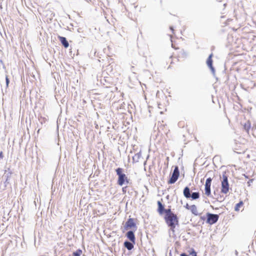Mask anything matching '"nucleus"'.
Returning <instances> with one entry per match:
<instances>
[{"mask_svg":"<svg viewBox=\"0 0 256 256\" xmlns=\"http://www.w3.org/2000/svg\"><path fill=\"white\" fill-rule=\"evenodd\" d=\"M167 225L170 227V234L172 232L173 234H174V228L176 226L178 225V220L176 214L172 215V216L164 218Z\"/></svg>","mask_w":256,"mask_h":256,"instance_id":"f257e3e1","label":"nucleus"},{"mask_svg":"<svg viewBox=\"0 0 256 256\" xmlns=\"http://www.w3.org/2000/svg\"><path fill=\"white\" fill-rule=\"evenodd\" d=\"M123 169L118 168L116 170V174L118 176V184L120 186H123L124 184H128L129 180L126 175L122 173Z\"/></svg>","mask_w":256,"mask_h":256,"instance_id":"f03ea898","label":"nucleus"},{"mask_svg":"<svg viewBox=\"0 0 256 256\" xmlns=\"http://www.w3.org/2000/svg\"><path fill=\"white\" fill-rule=\"evenodd\" d=\"M184 196L186 198H192V200H195L200 198V193L198 192H193L190 193V190L188 186L184 188L183 191Z\"/></svg>","mask_w":256,"mask_h":256,"instance_id":"7ed1b4c3","label":"nucleus"},{"mask_svg":"<svg viewBox=\"0 0 256 256\" xmlns=\"http://www.w3.org/2000/svg\"><path fill=\"white\" fill-rule=\"evenodd\" d=\"M229 190V184L227 176L224 173L222 174L221 191L224 194H227Z\"/></svg>","mask_w":256,"mask_h":256,"instance_id":"20e7f679","label":"nucleus"},{"mask_svg":"<svg viewBox=\"0 0 256 256\" xmlns=\"http://www.w3.org/2000/svg\"><path fill=\"white\" fill-rule=\"evenodd\" d=\"M206 216L207 220L206 222L210 224H213L216 223L219 218L218 214H210L209 212L207 213Z\"/></svg>","mask_w":256,"mask_h":256,"instance_id":"39448f33","label":"nucleus"},{"mask_svg":"<svg viewBox=\"0 0 256 256\" xmlns=\"http://www.w3.org/2000/svg\"><path fill=\"white\" fill-rule=\"evenodd\" d=\"M180 175V172L178 166H176L174 172L169 180L168 183L169 184H173L178 180Z\"/></svg>","mask_w":256,"mask_h":256,"instance_id":"423d86ee","label":"nucleus"},{"mask_svg":"<svg viewBox=\"0 0 256 256\" xmlns=\"http://www.w3.org/2000/svg\"><path fill=\"white\" fill-rule=\"evenodd\" d=\"M124 228L126 230H128V228H136V224L134 222V220L132 218H129L128 220L126 222L125 225L124 226Z\"/></svg>","mask_w":256,"mask_h":256,"instance_id":"0eeeda50","label":"nucleus"},{"mask_svg":"<svg viewBox=\"0 0 256 256\" xmlns=\"http://www.w3.org/2000/svg\"><path fill=\"white\" fill-rule=\"evenodd\" d=\"M212 54H211L208 57L207 60H206V64L208 67L210 69L212 72L213 74L215 72V70L214 68L212 66Z\"/></svg>","mask_w":256,"mask_h":256,"instance_id":"6e6552de","label":"nucleus"},{"mask_svg":"<svg viewBox=\"0 0 256 256\" xmlns=\"http://www.w3.org/2000/svg\"><path fill=\"white\" fill-rule=\"evenodd\" d=\"M127 238L134 244H135L136 238L134 232L132 230L128 231L126 234Z\"/></svg>","mask_w":256,"mask_h":256,"instance_id":"1a4fd4ad","label":"nucleus"},{"mask_svg":"<svg viewBox=\"0 0 256 256\" xmlns=\"http://www.w3.org/2000/svg\"><path fill=\"white\" fill-rule=\"evenodd\" d=\"M58 38L60 42H61L64 48H67L68 47L69 44L65 37L58 36Z\"/></svg>","mask_w":256,"mask_h":256,"instance_id":"9d476101","label":"nucleus"},{"mask_svg":"<svg viewBox=\"0 0 256 256\" xmlns=\"http://www.w3.org/2000/svg\"><path fill=\"white\" fill-rule=\"evenodd\" d=\"M134 244L132 242H129L128 240H126L124 242V246L125 248H126L128 250H130L134 248Z\"/></svg>","mask_w":256,"mask_h":256,"instance_id":"9b49d317","label":"nucleus"},{"mask_svg":"<svg viewBox=\"0 0 256 256\" xmlns=\"http://www.w3.org/2000/svg\"><path fill=\"white\" fill-rule=\"evenodd\" d=\"M158 211L160 214H162L164 212V211L165 210L164 206L162 204V203L160 201L158 202Z\"/></svg>","mask_w":256,"mask_h":256,"instance_id":"f8f14e48","label":"nucleus"},{"mask_svg":"<svg viewBox=\"0 0 256 256\" xmlns=\"http://www.w3.org/2000/svg\"><path fill=\"white\" fill-rule=\"evenodd\" d=\"M190 210L194 215L198 216V214L197 210V208L196 205L193 204L190 206Z\"/></svg>","mask_w":256,"mask_h":256,"instance_id":"ddd939ff","label":"nucleus"},{"mask_svg":"<svg viewBox=\"0 0 256 256\" xmlns=\"http://www.w3.org/2000/svg\"><path fill=\"white\" fill-rule=\"evenodd\" d=\"M164 212H165L166 215L164 216V218H166L169 216H172V215H174L175 214L173 213L171 210L170 208L168 209H165V210L164 211Z\"/></svg>","mask_w":256,"mask_h":256,"instance_id":"4468645a","label":"nucleus"},{"mask_svg":"<svg viewBox=\"0 0 256 256\" xmlns=\"http://www.w3.org/2000/svg\"><path fill=\"white\" fill-rule=\"evenodd\" d=\"M204 192L205 194L207 196H210L211 194L210 186L205 184Z\"/></svg>","mask_w":256,"mask_h":256,"instance_id":"2eb2a0df","label":"nucleus"},{"mask_svg":"<svg viewBox=\"0 0 256 256\" xmlns=\"http://www.w3.org/2000/svg\"><path fill=\"white\" fill-rule=\"evenodd\" d=\"M141 156L140 153H137L134 154V156L132 157V160L134 162H138L139 160V159Z\"/></svg>","mask_w":256,"mask_h":256,"instance_id":"dca6fc26","label":"nucleus"},{"mask_svg":"<svg viewBox=\"0 0 256 256\" xmlns=\"http://www.w3.org/2000/svg\"><path fill=\"white\" fill-rule=\"evenodd\" d=\"M82 254V250L80 249H78L72 253V256H80Z\"/></svg>","mask_w":256,"mask_h":256,"instance_id":"f3484780","label":"nucleus"},{"mask_svg":"<svg viewBox=\"0 0 256 256\" xmlns=\"http://www.w3.org/2000/svg\"><path fill=\"white\" fill-rule=\"evenodd\" d=\"M243 204V202L242 201L238 203L235 207H234V210L236 211H238L240 210V208Z\"/></svg>","mask_w":256,"mask_h":256,"instance_id":"a211bd4d","label":"nucleus"},{"mask_svg":"<svg viewBox=\"0 0 256 256\" xmlns=\"http://www.w3.org/2000/svg\"><path fill=\"white\" fill-rule=\"evenodd\" d=\"M244 130H246L247 132H248V130L250 128V122H248L244 124Z\"/></svg>","mask_w":256,"mask_h":256,"instance_id":"6ab92c4d","label":"nucleus"},{"mask_svg":"<svg viewBox=\"0 0 256 256\" xmlns=\"http://www.w3.org/2000/svg\"><path fill=\"white\" fill-rule=\"evenodd\" d=\"M212 181V178H208L206 179L205 184L211 186V182Z\"/></svg>","mask_w":256,"mask_h":256,"instance_id":"aec40b11","label":"nucleus"},{"mask_svg":"<svg viewBox=\"0 0 256 256\" xmlns=\"http://www.w3.org/2000/svg\"><path fill=\"white\" fill-rule=\"evenodd\" d=\"M190 254L192 256H197L196 253L194 250V249H192V252H190Z\"/></svg>","mask_w":256,"mask_h":256,"instance_id":"412c9836","label":"nucleus"},{"mask_svg":"<svg viewBox=\"0 0 256 256\" xmlns=\"http://www.w3.org/2000/svg\"><path fill=\"white\" fill-rule=\"evenodd\" d=\"M254 180L253 179H250V180L248 182V186H250V184H251V183Z\"/></svg>","mask_w":256,"mask_h":256,"instance_id":"4be33fe9","label":"nucleus"},{"mask_svg":"<svg viewBox=\"0 0 256 256\" xmlns=\"http://www.w3.org/2000/svg\"><path fill=\"white\" fill-rule=\"evenodd\" d=\"M184 207L187 209L190 210V206L188 205V204H186V205L184 206Z\"/></svg>","mask_w":256,"mask_h":256,"instance_id":"5701e85b","label":"nucleus"},{"mask_svg":"<svg viewBox=\"0 0 256 256\" xmlns=\"http://www.w3.org/2000/svg\"><path fill=\"white\" fill-rule=\"evenodd\" d=\"M6 86H8V84H9V82H10L8 78V77H6Z\"/></svg>","mask_w":256,"mask_h":256,"instance_id":"b1692460","label":"nucleus"},{"mask_svg":"<svg viewBox=\"0 0 256 256\" xmlns=\"http://www.w3.org/2000/svg\"><path fill=\"white\" fill-rule=\"evenodd\" d=\"M180 256H188L186 253H182L180 254Z\"/></svg>","mask_w":256,"mask_h":256,"instance_id":"393cba45","label":"nucleus"},{"mask_svg":"<svg viewBox=\"0 0 256 256\" xmlns=\"http://www.w3.org/2000/svg\"><path fill=\"white\" fill-rule=\"evenodd\" d=\"M2 152H0V158H2Z\"/></svg>","mask_w":256,"mask_h":256,"instance_id":"a878e982","label":"nucleus"},{"mask_svg":"<svg viewBox=\"0 0 256 256\" xmlns=\"http://www.w3.org/2000/svg\"><path fill=\"white\" fill-rule=\"evenodd\" d=\"M170 29L173 32L174 30L172 26L170 27Z\"/></svg>","mask_w":256,"mask_h":256,"instance_id":"bb28decb","label":"nucleus"},{"mask_svg":"<svg viewBox=\"0 0 256 256\" xmlns=\"http://www.w3.org/2000/svg\"><path fill=\"white\" fill-rule=\"evenodd\" d=\"M244 176L246 178H248V176H246L245 174H244Z\"/></svg>","mask_w":256,"mask_h":256,"instance_id":"cd10ccee","label":"nucleus"},{"mask_svg":"<svg viewBox=\"0 0 256 256\" xmlns=\"http://www.w3.org/2000/svg\"><path fill=\"white\" fill-rule=\"evenodd\" d=\"M122 190H123V191L125 190V189H124V188H122Z\"/></svg>","mask_w":256,"mask_h":256,"instance_id":"c85d7f7f","label":"nucleus"},{"mask_svg":"<svg viewBox=\"0 0 256 256\" xmlns=\"http://www.w3.org/2000/svg\"><path fill=\"white\" fill-rule=\"evenodd\" d=\"M122 190H123V191L125 190V189H124V188H122Z\"/></svg>","mask_w":256,"mask_h":256,"instance_id":"c756f323","label":"nucleus"}]
</instances>
